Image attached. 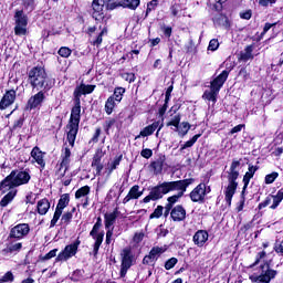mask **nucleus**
<instances>
[{
  "instance_id": "47",
  "label": "nucleus",
  "mask_w": 283,
  "mask_h": 283,
  "mask_svg": "<svg viewBox=\"0 0 283 283\" xmlns=\"http://www.w3.org/2000/svg\"><path fill=\"white\" fill-rule=\"evenodd\" d=\"M178 264V259L171 258L165 263L166 271H171Z\"/></svg>"
},
{
  "instance_id": "58",
  "label": "nucleus",
  "mask_w": 283,
  "mask_h": 283,
  "mask_svg": "<svg viewBox=\"0 0 283 283\" xmlns=\"http://www.w3.org/2000/svg\"><path fill=\"white\" fill-rule=\"evenodd\" d=\"M56 253H59V249H53L43 256V260H52V258H56Z\"/></svg>"
},
{
  "instance_id": "53",
  "label": "nucleus",
  "mask_w": 283,
  "mask_h": 283,
  "mask_svg": "<svg viewBox=\"0 0 283 283\" xmlns=\"http://www.w3.org/2000/svg\"><path fill=\"white\" fill-rule=\"evenodd\" d=\"M264 258H266V252L265 251H261L256 254V260L255 262L251 265V266H258V264H260V260H264Z\"/></svg>"
},
{
  "instance_id": "61",
  "label": "nucleus",
  "mask_w": 283,
  "mask_h": 283,
  "mask_svg": "<svg viewBox=\"0 0 283 283\" xmlns=\"http://www.w3.org/2000/svg\"><path fill=\"white\" fill-rule=\"evenodd\" d=\"M106 244H112V238L114 235V228L106 229Z\"/></svg>"
},
{
  "instance_id": "5",
  "label": "nucleus",
  "mask_w": 283,
  "mask_h": 283,
  "mask_svg": "<svg viewBox=\"0 0 283 283\" xmlns=\"http://www.w3.org/2000/svg\"><path fill=\"white\" fill-rule=\"evenodd\" d=\"M240 161L233 160L230 169L228 171V186L224 190L226 202L228 207H231V200H233V196H235V190L238 189V177L240 176Z\"/></svg>"
},
{
  "instance_id": "32",
  "label": "nucleus",
  "mask_w": 283,
  "mask_h": 283,
  "mask_svg": "<svg viewBox=\"0 0 283 283\" xmlns=\"http://www.w3.org/2000/svg\"><path fill=\"white\" fill-rule=\"evenodd\" d=\"M165 251H167V247H154L149 254L153 256L154 261L156 262V260H158L159 256L163 255V253H165Z\"/></svg>"
},
{
  "instance_id": "10",
  "label": "nucleus",
  "mask_w": 283,
  "mask_h": 283,
  "mask_svg": "<svg viewBox=\"0 0 283 283\" xmlns=\"http://www.w3.org/2000/svg\"><path fill=\"white\" fill-rule=\"evenodd\" d=\"M71 157L72 150H70L67 147L63 148L61 154V163L57 170L59 178H64L65 174H67V169H70Z\"/></svg>"
},
{
  "instance_id": "38",
  "label": "nucleus",
  "mask_w": 283,
  "mask_h": 283,
  "mask_svg": "<svg viewBox=\"0 0 283 283\" xmlns=\"http://www.w3.org/2000/svg\"><path fill=\"white\" fill-rule=\"evenodd\" d=\"M273 203L270 209H277L280 207V202L283 200V191L280 190L275 196H272Z\"/></svg>"
},
{
  "instance_id": "16",
  "label": "nucleus",
  "mask_w": 283,
  "mask_h": 283,
  "mask_svg": "<svg viewBox=\"0 0 283 283\" xmlns=\"http://www.w3.org/2000/svg\"><path fill=\"white\" fill-rule=\"evenodd\" d=\"M38 93L33 96H31L28 101V107L29 109H36V107H39L43 101H45V92L48 91H43V90H36Z\"/></svg>"
},
{
  "instance_id": "11",
  "label": "nucleus",
  "mask_w": 283,
  "mask_h": 283,
  "mask_svg": "<svg viewBox=\"0 0 283 283\" xmlns=\"http://www.w3.org/2000/svg\"><path fill=\"white\" fill-rule=\"evenodd\" d=\"M120 256H122V265H120L119 276L125 277L127 275V271L132 269V262H133L132 250L129 248L124 249L120 253Z\"/></svg>"
},
{
  "instance_id": "54",
  "label": "nucleus",
  "mask_w": 283,
  "mask_h": 283,
  "mask_svg": "<svg viewBox=\"0 0 283 283\" xmlns=\"http://www.w3.org/2000/svg\"><path fill=\"white\" fill-rule=\"evenodd\" d=\"M273 200V197L270 195L265 198V200L261 203H259V209H264L265 207H269Z\"/></svg>"
},
{
  "instance_id": "59",
  "label": "nucleus",
  "mask_w": 283,
  "mask_h": 283,
  "mask_svg": "<svg viewBox=\"0 0 283 283\" xmlns=\"http://www.w3.org/2000/svg\"><path fill=\"white\" fill-rule=\"evenodd\" d=\"M140 156H143V158L149 159L151 156H154V151L149 148H145L142 150Z\"/></svg>"
},
{
  "instance_id": "39",
  "label": "nucleus",
  "mask_w": 283,
  "mask_h": 283,
  "mask_svg": "<svg viewBox=\"0 0 283 283\" xmlns=\"http://www.w3.org/2000/svg\"><path fill=\"white\" fill-rule=\"evenodd\" d=\"M14 33L17 36H25L28 34V24H15Z\"/></svg>"
},
{
  "instance_id": "45",
  "label": "nucleus",
  "mask_w": 283,
  "mask_h": 283,
  "mask_svg": "<svg viewBox=\"0 0 283 283\" xmlns=\"http://www.w3.org/2000/svg\"><path fill=\"white\" fill-rule=\"evenodd\" d=\"M274 251L277 253V255L283 258V240H276L274 243Z\"/></svg>"
},
{
  "instance_id": "35",
  "label": "nucleus",
  "mask_w": 283,
  "mask_h": 283,
  "mask_svg": "<svg viewBox=\"0 0 283 283\" xmlns=\"http://www.w3.org/2000/svg\"><path fill=\"white\" fill-rule=\"evenodd\" d=\"M69 205H70V195L64 193L61 196V198L57 202L56 209H60L63 211L65 209V207H67Z\"/></svg>"
},
{
  "instance_id": "25",
  "label": "nucleus",
  "mask_w": 283,
  "mask_h": 283,
  "mask_svg": "<svg viewBox=\"0 0 283 283\" xmlns=\"http://www.w3.org/2000/svg\"><path fill=\"white\" fill-rule=\"evenodd\" d=\"M253 50L254 48L252 44L245 46V49L240 52L239 61H243L244 63H247V61H251V59H253Z\"/></svg>"
},
{
  "instance_id": "48",
  "label": "nucleus",
  "mask_w": 283,
  "mask_h": 283,
  "mask_svg": "<svg viewBox=\"0 0 283 283\" xmlns=\"http://www.w3.org/2000/svg\"><path fill=\"white\" fill-rule=\"evenodd\" d=\"M218 48H220V42H218V39L210 40L208 50L210 52H216V50H218Z\"/></svg>"
},
{
  "instance_id": "15",
  "label": "nucleus",
  "mask_w": 283,
  "mask_h": 283,
  "mask_svg": "<svg viewBox=\"0 0 283 283\" xmlns=\"http://www.w3.org/2000/svg\"><path fill=\"white\" fill-rule=\"evenodd\" d=\"M17 101V91L9 90L4 93L0 101V109H8L10 105H14V102Z\"/></svg>"
},
{
  "instance_id": "42",
  "label": "nucleus",
  "mask_w": 283,
  "mask_h": 283,
  "mask_svg": "<svg viewBox=\"0 0 283 283\" xmlns=\"http://www.w3.org/2000/svg\"><path fill=\"white\" fill-rule=\"evenodd\" d=\"M61 216H63V210H61L60 208H56L53 219L51 220V227H56V223L61 219Z\"/></svg>"
},
{
  "instance_id": "37",
  "label": "nucleus",
  "mask_w": 283,
  "mask_h": 283,
  "mask_svg": "<svg viewBox=\"0 0 283 283\" xmlns=\"http://www.w3.org/2000/svg\"><path fill=\"white\" fill-rule=\"evenodd\" d=\"M123 94H125V88L116 87L114 94L109 96V98H113V101L120 103L123 101Z\"/></svg>"
},
{
  "instance_id": "22",
  "label": "nucleus",
  "mask_w": 283,
  "mask_h": 283,
  "mask_svg": "<svg viewBox=\"0 0 283 283\" xmlns=\"http://www.w3.org/2000/svg\"><path fill=\"white\" fill-rule=\"evenodd\" d=\"M103 156V150H97L93 157L92 167L95 168L97 176H101V171H103V164H101Z\"/></svg>"
},
{
  "instance_id": "3",
  "label": "nucleus",
  "mask_w": 283,
  "mask_h": 283,
  "mask_svg": "<svg viewBox=\"0 0 283 283\" xmlns=\"http://www.w3.org/2000/svg\"><path fill=\"white\" fill-rule=\"evenodd\" d=\"M106 6L107 10H116V8H128L136 10L140 6V0H94L92 3L93 19L101 21L103 19V8Z\"/></svg>"
},
{
  "instance_id": "64",
  "label": "nucleus",
  "mask_w": 283,
  "mask_h": 283,
  "mask_svg": "<svg viewBox=\"0 0 283 283\" xmlns=\"http://www.w3.org/2000/svg\"><path fill=\"white\" fill-rule=\"evenodd\" d=\"M277 0H259V6H262V8H266L270 4L275 3Z\"/></svg>"
},
{
  "instance_id": "43",
  "label": "nucleus",
  "mask_w": 283,
  "mask_h": 283,
  "mask_svg": "<svg viewBox=\"0 0 283 283\" xmlns=\"http://www.w3.org/2000/svg\"><path fill=\"white\" fill-rule=\"evenodd\" d=\"M12 187L10 186V181L8 180V177H6L1 182H0V191L2 193H6V191H10Z\"/></svg>"
},
{
  "instance_id": "52",
  "label": "nucleus",
  "mask_w": 283,
  "mask_h": 283,
  "mask_svg": "<svg viewBox=\"0 0 283 283\" xmlns=\"http://www.w3.org/2000/svg\"><path fill=\"white\" fill-rule=\"evenodd\" d=\"M2 282H14V274H12L11 271H8L1 279H0Z\"/></svg>"
},
{
  "instance_id": "20",
  "label": "nucleus",
  "mask_w": 283,
  "mask_h": 283,
  "mask_svg": "<svg viewBox=\"0 0 283 283\" xmlns=\"http://www.w3.org/2000/svg\"><path fill=\"white\" fill-rule=\"evenodd\" d=\"M145 189L140 190V186L135 185L133 186L127 196L123 199V205H127V202H129L130 200H138V198H140V196H143Z\"/></svg>"
},
{
  "instance_id": "49",
  "label": "nucleus",
  "mask_w": 283,
  "mask_h": 283,
  "mask_svg": "<svg viewBox=\"0 0 283 283\" xmlns=\"http://www.w3.org/2000/svg\"><path fill=\"white\" fill-rule=\"evenodd\" d=\"M114 125H116V119H114V118H108L105 122L104 129H105L106 134H109V129H112V127H114Z\"/></svg>"
},
{
  "instance_id": "27",
  "label": "nucleus",
  "mask_w": 283,
  "mask_h": 283,
  "mask_svg": "<svg viewBox=\"0 0 283 283\" xmlns=\"http://www.w3.org/2000/svg\"><path fill=\"white\" fill-rule=\"evenodd\" d=\"M255 171H258V168H255V166H249V170L248 172H245L244 177H243V191L244 189H247V187H249V182L251 181V178H253V176H255Z\"/></svg>"
},
{
  "instance_id": "56",
  "label": "nucleus",
  "mask_w": 283,
  "mask_h": 283,
  "mask_svg": "<svg viewBox=\"0 0 283 283\" xmlns=\"http://www.w3.org/2000/svg\"><path fill=\"white\" fill-rule=\"evenodd\" d=\"M156 6H158V0H151L150 2H148L146 14H149V12H151L156 8Z\"/></svg>"
},
{
  "instance_id": "51",
  "label": "nucleus",
  "mask_w": 283,
  "mask_h": 283,
  "mask_svg": "<svg viewBox=\"0 0 283 283\" xmlns=\"http://www.w3.org/2000/svg\"><path fill=\"white\" fill-rule=\"evenodd\" d=\"M59 54L60 56H62L63 59H67V56H70L72 54V50H70V48L66 46H62L59 50Z\"/></svg>"
},
{
  "instance_id": "50",
  "label": "nucleus",
  "mask_w": 283,
  "mask_h": 283,
  "mask_svg": "<svg viewBox=\"0 0 283 283\" xmlns=\"http://www.w3.org/2000/svg\"><path fill=\"white\" fill-rule=\"evenodd\" d=\"M164 209L165 208L163 206H158L150 214V220H154V218H160L163 216Z\"/></svg>"
},
{
  "instance_id": "26",
  "label": "nucleus",
  "mask_w": 283,
  "mask_h": 283,
  "mask_svg": "<svg viewBox=\"0 0 283 283\" xmlns=\"http://www.w3.org/2000/svg\"><path fill=\"white\" fill-rule=\"evenodd\" d=\"M11 190L1 199L0 207H8L9 202L14 200L17 196V189L10 188Z\"/></svg>"
},
{
  "instance_id": "1",
  "label": "nucleus",
  "mask_w": 283,
  "mask_h": 283,
  "mask_svg": "<svg viewBox=\"0 0 283 283\" xmlns=\"http://www.w3.org/2000/svg\"><path fill=\"white\" fill-rule=\"evenodd\" d=\"M193 182V179H184V180H177V181H164L150 189V192L148 196H146L143 199V202L148 203L156 200L163 199L164 196H167V193H171V191H177L176 195L170 196L167 198L166 206H168V209H174V205L185 196V192L187 191V187Z\"/></svg>"
},
{
  "instance_id": "60",
  "label": "nucleus",
  "mask_w": 283,
  "mask_h": 283,
  "mask_svg": "<svg viewBox=\"0 0 283 283\" xmlns=\"http://www.w3.org/2000/svg\"><path fill=\"white\" fill-rule=\"evenodd\" d=\"M72 220V212H65L62 216L61 221L63 222V224H70V221Z\"/></svg>"
},
{
  "instance_id": "6",
  "label": "nucleus",
  "mask_w": 283,
  "mask_h": 283,
  "mask_svg": "<svg viewBox=\"0 0 283 283\" xmlns=\"http://www.w3.org/2000/svg\"><path fill=\"white\" fill-rule=\"evenodd\" d=\"M229 78V71L224 70L218 75L210 84V90L206 91L202 95L205 101H209V103H218V94H220V90H222V85L227 83Z\"/></svg>"
},
{
  "instance_id": "41",
  "label": "nucleus",
  "mask_w": 283,
  "mask_h": 283,
  "mask_svg": "<svg viewBox=\"0 0 283 283\" xmlns=\"http://www.w3.org/2000/svg\"><path fill=\"white\" fill-rule=\"evenodd\" d=\"M200 136H202V135L197 134L190 140L186 142L185 145L181 146V150L187 149L189 147H193V145H196V143L198 142V138H200Z\"/></svg>"
},
{
  "instance_id": "57",
  "label": "nucleus",
  "mask_w": 283,
  "mask_h": 283,
  "mask_svg": "<svg viewBox=\"0 0 283 283\" xmlns=\"http://www.w3.org/2000/svg\"><path fill=\"white\" fill-rule=\"evenodd\" d=\"M123 78L128 83H134V81H136V75L134 73H124Z\"/></svg>"
},
{
  "instance_id": "19",
  "label": "nucleus",
  "mask_w": 283,
  "mask_h": 283,
  "mask_svg": "<svg viewBox=\"0 0 283 283\" xmlns=\"http://www.w3.org/2000/svg\"><path fill=\"white\" fill-rule=\"evenodd\" d=\"M207 240H209V232L207 230H198L192 237L193 244L199 248L205 247Z\"/></svg>"
},
{
  "instance_id": "29",
  "label": "nucleus",
  "mask_w": 283,
  "mask_h": 283,
  "mask_svg": "<svg viewBox=\"0 0 283 283\" xmlns=\"http://www.w3.org/2000/svg\"><path fill=\"white\" fill-rule=\"evenodd\" d=\"M14 19H15V24L28 25V15L23 13V10L15 11Z\"/></svg>"
},
{
  "instance_id": "13",
  "label": "nucleus",
  "mask_w": 283,
  "mask_h": 283,
  "mask_svg": "<svg viewBox=\"0 0 283 283\" xmlns=\"http://www.w3.org/2000/svg\"><path fill=\"white\" fill-rule=\"evenodd\" d=\"M21 249H23V243L11 241L0 251V255H2V258H12V255H17Z\"/></svg>"
},
{
  "instance_id": "7",
  "label": "nucleus",
  "mask_w": 283,
  "mask_h": 283,
  "mask_svg": "<svg viewBox=\"0 0 283 283\" xmlns=\"http://www.w3.org/2000/svg\"><path fill=\"white\" fill-rule=\"evenodd\" d=\"M30 172L28 170H12L9 176H7V180H9V185L11 189L15 187H21V185H28L31 180Z\"/></svg>"
},
{
  "instance_id": "31",
  "label": "nucleus",
  "mask_w": 283,
  "mask_h": 283,
  "mask_svg": "<svg viewBox=\"0 0 283 283\" xmlns=\"http://www.w3.org/2000/svg\"><path fill=\"white\" fill-rule=\"evenodd\" d=\"M93 240H95V243H94V248H93V251L96 255V253H98V249H101V244H103V240L105 238V232H99V234H95V237H92Z\"/></svg>"
},
{
  "instance_id": "8",
  "label": "nucleus",
  "mask_w": 283,
  "mask_h": 283,
  "mask_svg": "<svg viewBox=\"0 0 283 283\" xmlns=\"http://www.w3.org/2000/svg\"><path fill=\"white\" fill-rule=\"evenodd\" d=\"M275 275H277V271L272 270L269 266V263H264L263 265H261L260 275L252 274L250 275V280L254 283H270L271 280H275Z\"/></svg>"
},
{
  "instance_id": "30",
  "label": "nucleus",
  "mask_w": 283,
  "mask_h": 283,
  "mask_svg": "<svg viewBox=\"0 0 283 283\" xmlns=\"http://www.w3.org/2000/svg\"><path fill=\"white\" fill-rule=\"evenodd\" d=\"M120 160H123V155L116 156L111 163L107 164L106 169L108 170V176L118 168L120 165Z\"/></svg>"
},
{
  "instance_id": "44",
  "label": "nucleus",
  "mask_w": 283,
  "mask_h": 283,
  "mask_svg": "<svg viewBox=\"0 0 283 283\" xmlns=\"http://www.w3.org/2000/svg\"><path fill=\"white\" fill-rule=\"evenodd\" d=\"M176 127V129H178V127H180V115H175L170 122L167 123V127Z\"/></svg>"
},
{
  "instance_id": "18",
  "label": "nucleus",
  "mask_w": 283,
  "mask_h": 283,
  "mask_svg": "<svg viewBox=\"0 0 283 283\" xmlns=\"http://www.w3.org/2000/svg\"><path fill=\"white\" fill-rule=\"evenodd\" d=\"M170 217L174 222H182L187 218V210L181 205H177L170 211Z\"/></svg>"
},
{
  "instance_id": "62",
  "label": "nucleus",
  "mask_w": 283,
  "mask_h": 283,
  "mask_svg": "<svg viewBox=\"0 0 283 283\" xmlns=\"http://www.w3.org/2000/svg\"><path fill=\"white\" fill-rule=\"evenodd\" d=\"M154 262L156 261L150 253L143 259V264H154Z\"/></svg>"
},
{
  "instance_id": "28",
  "label": "nucleus",
  "mask_w": 283,
  "mask_h": 283,
  "mask_svg": "<svg viewBox=\"0 0 283 283\" xmlns=\"http://www.w3.org/2000/svg\"><path fill=\"white\" fill-rule=\"evenodd\" d=\"M50 211V201L48 199H41L38 202V213L40 216H45Z\"/></svg>"
},
{
  "instance_id": "17",
  "label": "nucleus",
  "mask_w": 283,
  "mask_h": 283,
  "mask_svg": "<svg viewBox=\"0 0 283 283\" xmlns=\"http://www.w3.org/2000/svg\"><path fill=\"white\" fill-rule=\"evenodd\" d=\"M32 163H36L41 169H45V153L41 151V148L33 147L31 150Z\"/></svg>"
},
{
  "instance_id": "21",
  "label": "nucleus",
  "mask_w": 283,
  "mask_h": 283,
  "mask_svg": "<svg viewBox=\"0 0 283 283\" xmlns=\"http://www.w3.org/2000/svg\"><path fill=\"white\" fill-rule=\"evenodd\" d=\"M116 218H118V209H115L113 212L104 214V224L105 229H114L116 223Z\"/></svg>"
},
{
  "instance_id": "55",
  "label": "nucleus",
  "mask_w": 283,
  "mask_h": 283,
  "mask_svg": "<svg viewBox=\"0 0 283 283\" xmlns=\"http://www.w3.org/2000/svg\"><path fill=\"white\" fill-rule=\"evenodd\" d=\"M22 127H23V118L20 117L14 122L13 126L11 127V130L14 132L17 129H21Z\"/></svg>"
},
{
  "instance_id": "2",
  "label": "nucleus",
  "mask_w": 283,
  "mask_h": 283,
  "mask_svg": "<svg viewBox=\"0 0 283 283\" xmlns=\"http://www.w3.org/2000/svg\"><path fill=\"white\" fill-rule=\"evenodd\" d=\"M94 90H96V85L92 84H81L74 90L73 96L75 105L71 111L70 123L66 126L69 129L67 140L71 147H74V143L76 142V135L78 134V124L81 123V96L92 94Z\"/></svg>"
},
{
  "instance_id": "14",
  "label": "nucleus",
  "mask_w": 283,
  "mask_h": 283,
  "mask_svg": "<svg viewBox=\"0 0 283 283\" xmlns=\"http://www.w3.org/2000/svg\"><path fill=\"white\" fill-rule=\"evenodd\" d=\"M30 233V226L28 223H19L10 231L9 238H15V240H23L25 235Z\"/></svg>"
},
{
  "instance_id": "63",
  "label": "nucleus",
  "mask_w": 283,
  "mask_h": 283,
  "mask_svg": "<svg viewBox=\"0 0 283 283\" xmlns=\"http://www.w3.org/2000/svg\"><path fill=\"white\" fill-rule=\"evenodd\" d=\"M161 30H163L165 36H167V39H169L171 36V32H172L171 27L164 25L161 28Z\"/></svg>"
},
{
  "instance_id": "36",
  "label": "nucleus",
  "mask_w": 283,
  "mask_h": 283,
  "mask_svg": "<svg viewBox=\"0 0 283 283\" xmlns=\"http://www.w3.org/2000/svg\"><path fill=\"white\" fill-rule=\"evenodd\" d=\"M190 129H191V124L187 122H182L180 126L176 129V132H178L179 136H187Z\"/></svg>"
},
{
  "instance_id": "33",
  "label": "nucleus",
  "mask_w": 283,
  "mask_h": 283,
  "mask_svg": "<svg viewBox=\"0 0 283 283\" xmlns=\"http://www.w3.org/2000/svg\"><path fill=\"white\" fill-rule=\"evenodd\" d=\"M118 105V102H115L114 97H108L105 103V112L107 116H111V114L114 112V107Z\"/></svg>"
},
{
  "instance_id": "12",
  "label": "nucleus",
  "mask_w": 283,
  "mask_h": 283,
  "mask_svg": "<svg viewBox=\"0 0 283 283\" xmlns=\"http://www.w3.org/2000/svg\"><path fill=\"white\" fill-rule=\"evenodd\" d=\"M211 191L210 188L207 189V185L199 184L191 192L190 199L192 202H205V197Z\"/></svg>"
},
{
  "instance_id": "34",
  "label": "nucleus",
  "mask_w": 283,
  "mask_h": 283,
  "mask_svg": "<svg viewBox=\"0 0 283 283\" xmlns=\"http://www.w3.org/2000/svg\"><path fill=\"white\" fill-rule=\"evenodd\" d=\"M164 165H165V159L159 158V159L153 161L150 164V167L154 169V172L158 175V174H161Z\"/></svg>"
},
{
  "instance_id": "24",
  "label": "nucleus",
  "mask_w": 283,
  "mask_h": 283,
  "mask_svg": "<svg viewBox=\"0 0 283 283\" xmlns=\"http://www.w3.org/2000/svg\"><path fill=\"white\" fill-rule=\"evenodd\" d=\"M160 127V122H154L151 125L146 126L136 138H140L143 136L144 138L147 136H151Z\"/></svg>"
},
{
  "instance_id": "46",
  "label": "nucleus",
  "mask_w": 283,
  "mask_h": 283,
  "mask_svg": "<svg viewBox=\"0 0 283 283\" xmlns=\"http://www.w3.org/2000/svg\"><path fill=\"white\" fill-rule=\"evenodd\" d=\"M277 176H280V174L277 172H272L270 175L265 176V185H273V182H275V180H277Z\"/></svg>"
},
{
  "instance_id": "9",
  "label": "nucleus",
  "mask_w": 283,
  "mask_h": 283,
  "mask_svg": "<svg viewBox=\"0 0 283 283\" xmlns=\"http://www.w3.org/2000/svg\"><path fill=\"white\" fill-rule=\"evenodd\" d=\"M78 244H81V241L66 245L64 250L57 254L55 262H67V260L74 258L78 251Z\"/></svg>"
},
{
  "instance_id": "40",
  "label": "nucleus",
  "mask_w": 283,
  "mask_h": 283,
  "mask_svg": "<svg viewBox=\"0 0 283 283\" xmlns=\"http://www.w3.org/2000/svg\"><path fill=\"white\" fill-rule=\"evenodd\" d=\"M105 34H107V29L103 28L98 33V35L96 36V39L93 41V45H96L98 48V45L103 43V36H105Z\"/></svg>"
},
{
  "instance_id": "4",
  "label": "nucleus",
  "mask_w": 283,
  "mask_h": 283,
  "mask_svg": "<svg viewBox=\"0 0 283 283\" xmlns=\"http://www.w3.org/2000/svg\"><path fill=\"white\" fill-rule=\"evenodd\" d=\"M27 76L28 83L31 85L32 90L50 92L51 87H54V82L48 76V72H45V67L42 65L31 67L27 72Z\"/></svg>"
},
{
  "instance_id": "23",
  "label": "nucleus",
  "mask_w": 283,
  "mask_h": 283,
  "mask_svg": "<svg viewBox=\"0 0 283 283\" xmlns=\"http://www.w3.org/2000/svg\"><path fill=\"white\" fill-rule=\"evenodd\" d=\"M87 196H90V186H84L75 192L76 200H81V198H85L83 202V207H87V205H90V198H87Z\"/></svg>"
}]
</instances>
